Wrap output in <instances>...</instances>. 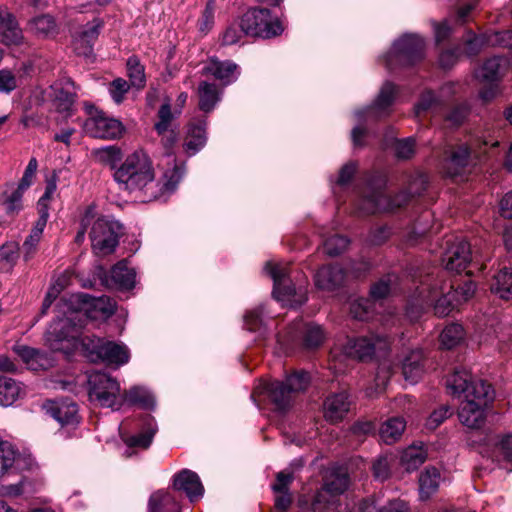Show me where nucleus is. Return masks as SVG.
I'll list each match as a JSON object with an SVG mask.
<instances>
[{"label": "nucleus", "mask_w": 512, "mask_h": 512, "mask_svg": "<svg viewBox=\"0 0 512 512\" xmlns=\"http://www.w3.org/2000/svg\"><path fill=\"white\" fill-rule=\"evenodd\" d=\"M114 179L121 189L131 193L141 192L152 200L173 192L180 181V175L173 169L167 171L161 181H157L150 157L146 152L138 150L128 155L115 170Z\"/></svg>", "instance_id": "f257e3e1"}, {"label": "nucleus", "mask_w": 512, "mask_h": 512, "mask_svg": "<svg viewBox=\"0 0 512 512\" xmlns=\"http://www.w3.org/2000/svg\"><path fill=\"white\" fill-rule=\"evenodd\" d=\"M454 396H463L458 409L460 422L469 429H480L486 420V409L494 399L492 386L483 379L474 378L465 369H456L446 381Z\"/></svg>", "instance_id": "f03ea898"}, {"label": "nucleus", "mask_w": 512, "mask_h": 512, "mask_svg": "<svg viewBox=\"0 0 512 512\" xmlns=\"http://www.w3.org/2000/svg\"><path fill=\"white\" fill-rule=\"evenodd\" d=\"M453 287V284L446 283L442 277L434 276L432 273L421 276L406 309L408 318L417 321L421 313L431 306L434 307L437 316H447L458 304L451 294Z\"/></svg>", "instance_id": "7ed1b4c3"}, {"label": "nucleus", "mask_w": 512, "mask_h": 512, "mask_svg": "<svg viewBox=\"0 0 512 512\" xmlns=\"http://www.w3.org/2000/svg\"><path fill=\"white\" fill-rule=\"evenodd\" d=\"M87 294L72 295L69 299L61 298L57 304L59 313L63 318L55 320L46 332V340L53 350H60L58 345L64 340L76 339L79 335V329L75 321H81V312L74 304L87 303Z\"/></svg>", "instance_id": "20e7f679"}, {"label": "nucleus", "mask_w": 512, "mask_h": 512, "mask_svg": "<svg viewBox=\"0 0 512 512\" xmlns=\"http://www.w3.org/2000/svg\"><path fill=\"white\" fill-rule=\"evenodd\" d=\"M426 187V177L422 174H417L410 180L407 190L400 192L393 198L381 189L370 191L363 198L362 209L371 214L392 212L407 204L412 197L422 194Z\"/></svg>", "instance_id": "39448f33"}, {"label": "nucleus", "mask_w": 512, "mask_h": 512, "mask_svg": "<svg viewBox=\"0 0 512 512\" xmlns=\"http://www.w3.org/2000/svg\"><path fill=\"white\" fill-rule=\"evenodd\" d=\"M396 96V87L391 82H386L380 89L375 101L365 109L356 113L359 121L358 126L352 130V141L355 147H363V139L367 135L365 122L377 121L388 116L391 112V106Z\"/></svg>", "instance_id": "423d86ee"}, {"label": "nucleus", "mask_w": 512, "mask_h": 512, "mask_svg": "<svg viewBox=\"0 0 512 512\" xmlns=\"http://www.w3.org/2000/svg\"><path fill=\"white\" fill-rule=\"evenodd\" d=\"M425 57V41L417 34H405L396 40L385 56V65L389 70L412 66Z\"/></svg>", "instance_id": "0eeeda50"}, {"label": "nucleus", "mask_w": 512, "mask_h": 512, "mask_svg": "<svg viewBox=\"0 0 512 512\" xmlns=\"http://www.w3.org/2000/svg\"><path fill=\"white\" fill-rule=\"evenodd\" d=\"M86 357L94 363L103 362L119 367L129 361L130 354L124 344L104 340L95 336H84L81 339Z\"/></svg>", "instance_id": "6e6552de"}, {"label": "nucleus", "mask_w": 512, "mask_h": 512, "mask_svg": "<svg viewBox=\"0 0 512 512\" xmlns=\"http://www.w3.org/2000/svg\"><path fill=\"white\" fill-rule=\"evenodd\" d=\"M122 233L123 226L118 221L96 214L89 232L93 252L99 256L111 254Z\"/></svg>", "instance_id": "1a4fd4ad"}, {"label": "nucleus", "mask_w": 512, "mask_h": 512, "mask_svg": "<svg viewBox=\"0 0 512 512\" xmlns=\"http://www.w3.org/2000/svg\"><path fill=\"white\" fill-rule=\"evenodd\" d=\"M88 395L91 402L101 407L115 408L121 406L120 385L110 375L95 371L88 374Z\"/></svg>", "instance_id": "9d476101"}, {"label": "nucleus", "mask_w": 512, "mask_h": 512, "mask_svg": "<svg viewBox=\"0 0 512 512\" xmlns=\"http://www.w3.org/2000/svg\"><path fill=\"white\" fill-rule=\"evenodd\" d=\"M241 20L246 36L268 39L280 35L284 30L281 22L273 19L266 8L250 9Z\"/></svg>", "instance_id": "9b49d317"}, {"label": "nucleus", "mask_w": 512, "mask_h": 512, "mask_svg": "<svg viewBox=\"0 0 512 512\" xmlns=\"http://www.w3.org/2000/svg\"><path fill=\"white\" fill-rule=\"evenodd\" d=\"M390 342L387 337L377 335L362 336L355 339H348L342 347L345 356L352 359L366 360L379 352H386Z\"/></svg>", "instance_id": "f8f14e48"}, {"label": "nucleus", "mask_w": 512, "mask_h": 512, "mask_svg": "<svg viewBox=\"0 0 512 512\" xmlns=\"http://www.w3.org/2000/svg\"><path fill=\"white\" fill-rule=\"evenodd\" d=\"M447 248L442 256L445 268L451 272L461 273L472 261L470 244L464 239L456 238L446 242Z\"/></svg>", "instance_id": "ddd939ff"}, {"label": "nucleus", "mask_w": 512, "mask_h": 512, "mask_svg": "<svg viewBox=\"0 0 512 512\" xmlns=\"http://www.w3.org/2000/svg\"><path fill=\"white\" fill-rule=\"evenodd\" d=\"M265 269L268 271L274 281L273 296L278 301H294L298 304H302L307 300V297L304 293L300 295V299H293L296 296V289L292 284L288 283L287 269L285 267L269 262L266 264Z\"/></svg>", "instance_id": "4468645a"}, {"label": "nucleus", "mask_w": 512, "mask_h": 512, "mask_svg": "<svg viewBox=\"0 0 512 512\" xmlns=\"http://www.w3.org/2000/svg\"><path fill=\"white\" fill-rule=\"evenodd\" d=\"M85 129L92 137L101 139H117L124 132V126L119 120L110 118L103 112L88 119Z\"/></svg>", "instance_id": "2eb2a0df"}, {"label": "nucleus", "mask_w": 512, "mask_h": 512, "mask_svg": "<svg viewBox=\"0 0 512 512\" xmlns=\"http://www.w3.org/2000/svg\"><path fill=\"white\" fill-rule=\"evenodd\" d=\"M158 431L155 419L147 416L144 419L140 432L133 435H121L127 449L124 452L126 457H131L137 450H146L152 444L153 438Z\"/></svg>", "instance_id": "dca6fc26"}, {"label": "nucleus", "mask_w": 512, "mask_h": 512, "mask_svg": "<svg viewBox=\"0 0 512 512\" xmlns=\"http://www.w3.org/2000/svg\"><path fill=\"white\" fill-rule=\"evenodd\" d=\"M348 279V274L340 265L322 266L315 274V285L324 291H335L342 287Z\"/></svg>", "instance_id": "f3484780"}, {"label": "nucleus", "mask_w": 512, "mask_h": 512, "mask_svg": "<svg viewBox=\"0 0 512 512\" xmlns=\"http://www.w3.org/2000/svg\"><path fill=\"white\" fill-rule=\"evenodd\" d=\"M349 475L342 469L332 470L325 478L322 489L316 494L314 504L328 501L326 494L335 497L343 494L349 486Z\"/></svg>", "instance_id": "a211bd4d"}, {"label": "nucleus", "mask_w": 512, "mask_h": 512, "mask_svg": "<svg viewBox=\"0 0 512 512\" xmlns=\"http://www.w3.org/2000/svg\"><path fill=\"white\" fill-rule=\"evenodd\" d=\"M173 489L184 492L191 502L200 499L204 493L199 476L189 469H183L174 475Z\"/></svg>", "instance_id": "6ab92c4d"}, {"label": "nucleus", "mask_w": 512, "mask_h": 512, "mask_svg": "<svg viewBox=\"0 0 512 512\" xmlns=\"http://www.w3.org/2000/svg\"><path fill=\"white\" fill-rule=\"evenodd\" d=\"M72 89H74V82L71 79L56 82L50 86V97L58 112L71 114L76 99V93Z\"/></svg>", "instance_id": "aec40b11"}, {"label": "nucleus", "mask_w": 512, "mask_h": 512, "mask_svg": "<svg viewBox=\"0 0 512 512\" xmlns=\"http://www.w3.org/2000/svg\"><path fill=\"white\" fill-rule=\"evenodd\" d=\"M202 73L213 76L225 86L236 81L239 75L236 63L230 60L220 61L217 58H211L203 67Z\"/></svg>", "instance_id": "412c9836"}, {"label": "nucleus", "mask_w": 512, "mask_h": 512, "mask_svg": "<svg viewBox=\"0 0 512 512\" xmlns=\"http://www.w3.org/2000/svg\"><path fill=\"white\" fill-rule=\"evenodd\" d=\"M102 22L93 20L81 27L74 39V49L78 55L88 57L92 54L93 44L98 38Z\"/></svg>", "instance_id": "4be33fe9"}, {"label": "nucleus", "mask_w": 512, "mask_h": 512, "mask_svg": "<svg viewBox=\"0 0 512 512\" xmlns=\"http://www.w3.org/2000/svg\"><path fill=\"white\" fill-rule=\"evenodd\" d=\"M206 126L207 123L204 119L193 120L188 124L183 143V148L188 155H195L205 146L207 142Z\"/></svg>", "instance_id": "5701e85b"}, {"label": "nucleus", "mask_w": 512, "mask_h": 512, "mask_svg": "<svg viewBox=\"0 0 512 512\" xmlns=\"http://www.w3.org/2000/svg\"><path fill=\"white\" fill-rule=\"evenodd\" d=\"M350 408V401L345 392L328 396L324 402V417L331 423H337L346 416Z\"/></svg>", "instance_id": "b1692460"}, {"label": "nucleus", "mask_w": 512, "mask_h": 512, "mask_svg": "<svg viewBox=\"0 0 512 512\" xmlns=\"http://www.w3.org/2000/svg\"><path fill=\"white\" fill-rule=\"evenodd\" d=\"M51 416L61 425L74 427L79 423L78 406L75 402L65 399L51 405Z\"/></svg>", "instance_id": "393cba45"}, {"label": "nucleus", "mask_w": 512, "mask_h": 512, "mask_svg": "<svg viewBox=\"0 0 512 512\" xmlns=\"http://www.w3.org/2000/svg\"><path fill=\"white\" fill-rule=\"evenodd\" d=\"M0 34L6 45H19L23 40L22 31L15 17L7 10H0Z\"/></svg>", "instance_id": "a878e982"}, {"label": "nucleus", "mask_w": 512, "mask_h": 512, "mask_svg": "<svg viewBox=\"0 0 512 512\" xmlns=\"http://www.w3.org/2000/svg\"><path fill=\"white\" fill-rule=\"evenodd\" d=\"M265 390L277 410L285 411L292 405L294 396L290 393L284 382H271L266 385Z\"/></svg>", "instance_id": "bb28decb"}, {"label": "nucleus", "mask_w": 512, "mask_h": 512, "mask_svg": "<svg viewBox=\"0 0 512 512\" xmlns=\"http://www.w3.org/2000/svg\"><path fill=\"white\" fill-rule=\"evenodd\" d=\"M422 350L411 351L403 360L402 371L406 381L414 384L424 373Z\"/></svg>", "instance_id": "cd10ccee"}, {"label": "nucleus", "mask_w": 512, "mask_h": 512, "mask_svg": "<svg viewBox=\"0 0 512 512\" xmlns=\"http://www.w3.org/2000/svg\"><path fill=\"white\" fill-rule=\"evenodd\" d=\"M110 278L117 288L129 290L135 286L136 272L128 266L127 260H121L112 267Z\"/></svg>", "instance_id": "c85d7f7f"}, {"label": "nucleus", "mask_w": 512, "mask_h": 512, "mask_svg": "<svg viewBox=\"0 0 512 512\" xmlns=\"http://www.w3.org/2000/svg\"><path fill=\"white\" fill-rule=\"evenodd\" d=\"M200 110L205 113L211 112L221 100L222 91L214 83L202 81L197 90Z\"/></svg>", "instance_id": "c756f323"}, {"label": "nucleus", "mask_w": 512, "mask_h": 512, "mask_svg": "<svg viewBox=\"0 0 512 512\" xmlns=\"http://www.w3.org/2000/svg\"><path fill=\"white\" fill-rule=\"evenodd\" d=\"M507 66V60L503 57L494 56L488 58L476 73L478 79L484 82L498 81Z\"/></svg>", "instance_id": "7c9ffc66"}, {"label": "nucleus", "mask_w": 512, "mask_h": 512, "mask_svg": "<svg viewBox=\"0 0 512 512\" xmlns=\"http://www.w3.org/2000/svg\"><path fill=\"white\" fill-rule=\"evenodd\" d=\"M149 512H180V505L168 491L158 490L150 496Z\"/></svg>", "instance_id": "2f4dec72"}, {"label": "nucleus", "mask_w": 512, "mask_h": 512, "mask_svg": "<svg viewBox=\"0 0 512 512\" xmlns=\"http://www.w3.org/2000/svg\"><path fill=\"white\" fill-rule=\"evenodd\" d=\"M490 289L492 293L501 299H512V269L508 267L501 268L494 275Z\"/></svg>", "instance_id": "473e14b6"}, {"label": "nucleus", "mask_w": 512, "mask_h": 512, "mask_svg": "<svg viewBox=\"0 0 512 512\" xmlns=\"http://www.w3.org/2000/svg\"><path fill=\"white\" fill-rule=\"evenodd\" d=\"M470 148L466 144H460L454 147L447 161V173L450 176H456L466 167L470 159Z\"/></svg>", "instance_id": "72a5a7b5"}, {"label": "nucleus", "mask_w": 512, "mask_h": 512, "mask_svg": "<svg viewBox=\"0 0 512 512\" xmlns=\"http://www.w3.org/2000/svg\"><path fill=\"white\" fill-rule=\"evenodd\" d=\"M441 481V475L438 469L434 467L426 468L419 476V492L421 499H428L434 494Z\"/></svg>", "instance_id": "f704fd0d"}, {"label": "nucleus", "mask_w": 512, "mask_h": 512, "mask_svg": "<svg viewBox=\"0 0 512 512\" xmlns=\"http://www.w3.org/2000/svg\"><path fill=\"white\" fill-rule=\"evenodd\" d=\"M406 423L403 418L393 417L382 424L379 435L386 444L396 442L404 432Z\"/></svg>", "instance_id": "c9c22d12"}, {"label": "nucleus", "mask_w": 512, "mask_h": 512, "mask_svg": "<svg viewBox=\"0 0 512 512\" xmlns=\"http://www.w3.org/2000/svg\"><path fill=\"white\" fill-rule=\"evenodd\" d=\"M121 401H125L133 405H139L146 409L154 406V398L151 393L145 388L137 386L126 390L123 397H121Z\"/></svg>", "instance_id": "e433bc0d"}, {"label": "nucleus", "mask_w": 512, "mask_h": 512, "mask_svg": "<svg viewBox=\"0 0 512 512\" xmlns=\"http://www.w3.org/2000/svg\"><path fill=\"white\" fill-rule=\"evenodd\" d=\"M21 387L14 379L8 377L0 378V406H10L19 397Z\"/></svg>", "instance_id": "4c0bfd02"}, {"label": "nucleus", "mask_w": 512, "mask_h": 512, "mask_svg": "<svg viewBox=\"0 0 512 512\" xmlns=\"http://www.w3.org/2000/svg\"><path fill=\"white\" fill-rule=\"evenodd\" d=\"M18 456V451L11 443L0 439V477L12 471Z\"/></svg>", "instance_id": "58836bf2"}, {"label": "nucleus", "mask_w": 512, "mask_h": 512, "mask_svg": "<svg viewBox=\"0 0 512 512\" xmlns=\"http://www.w3.org/2000/svg\"><path fill=\"white\" fill-rule=\"evenodd\" d=\"M464 335L463 327L460 324L453 323L443 329L440 335V341L443 347L452 349L463 341Z\"/></svg>", "instance_id": "ea45409f"}, {"label": "nucleus", "mask_w": 512, "mask_h": 512, "mask_svg": "<svg viewBox=\"0 0 512 512\" xmlns=\"http://www.w3.org/2000/svg\"><path fill=\"white\" fill-rule=\"evenodd\" d=\"M127 75L133 87L141 89L145 86V69L136 56H131L127 60Z\"/></svg>", "instance_id": "a19ab883"}, {"label": "nucleus", "mask_w": 512, "mask_h": 512, "mask_svg": "<svg viewBox=\"0 0 512 512\" xmlns=\"http://www.w3.org/2000/svg\"><path fill=\"white\" fill-rule=\"evenodd\" d=\"M397 276L388 274L373 284L370 289V296L374 300H381L387 297L396 287Z\"/></svg>", "instance_id": "79ce46f5"}, {"label": "nucleus", "mask_w": 512, "mask_h": 512, "mask_svg": "<svg viewBox=\"0 0 512 512\" xmlns=\"http://www.w3.org/2000/svg\"><path fill=\"white\" fill-rule=\"evenodd\" d=\"M427 458V453L422 447L411 446L407 448L402 457V464L407 471L416 470Z\"/></svg>", "instance_id": "37998d69"}, {"label": "nucleus", "mask_w": 512, "mask_h": 512, "mask_svg": "<svg viewBox=\"0 0 512 512\" xmlns=\"http://www.w3.org/2000/svg\"><path fill=\"white\" fill-rule=\"evenodd\" d=\"M245 328L251 332H257L260 336L266 332L264 323V308L259 306L246 313L244 317Z\"/></svg>", "instance_id": "c03bdc74"}, {"label": "nucleus", "mask_w": 512, "mask_h": 512, "mask_svg": "<svg viewBox=\"0 0 512 512\" xmlns=\"http://www.w3.org/2000/svg\"><path fill=\"white\" fill-rule=\"evenodd\" d=\"M290 393L295 397L298 393L306 390L310 383V377L307 372L299 371L288 375L284 381Z\"/></svg>", "instance_id": "a18cd8bd"}, {"label": "nucleus", "mask_w": 512, "mask_h": 512, "mask_svg": "<svg viewBox=\"0 0 512 512\" xmlns=\"http://www.w3.org/2000/svg\"><path fill=\"white\" fill-rule=\"evenodd\" d=\"M349 244V240L344 236L333 235L327 238L324 243V251L327 255L334 257L343 253Z\"/></svg>", "instance_id": "49530a36"}, {"label": "nucleus", "mask_w": 512, "mask_h": 512, "mask_svg": "<svg viewBox=\"0 0 512 512\" xmlns=\"http://www.w3.org/2000/svg\"><path fill=\"white\" fill-rule=\"evenodd\" d=\"M245 35L242 20L233 22L227 26L221 37L222 45H234Z\"/></svg>", "instance_id": "de8ad7c7"}, {"label": "nucleus", "mask_w": 512, "mask_h": 512, "mask_svg": "<svg viewBox=\"0 0 512 512\" xmlns=\"http://www.w3.org/2000/svg\"><path fill=\"white\" fill-rule=\"evenodd\" d=\"M325 338L324 331L317 324H308L305 329L304 343L308 348H316L320 346Z\"/></svg>", "instance_id": "09e8293b"}, {"label": "nucleus", "mask_w": 512, "mask_h": 512, "mask_svg": "<svg viewBox=\"0 0 512 512\" xmlns=\"http://www.w3.org/2000/svg\"><path fill=\"white\" fill-rule=\"evenodd\" d=\"M216 0H208L201 18L198 20V29L201 33L207 34L214 25V14Z\"/></svg>", "instance_id": "8fccbe9b"}, {"label": "nucleus", "mask_w": 512, "mask_h": 512, "mask_svg": "<svg viewBox=\"0 0 512 512\" xmlns=\"http://www.w3.org/2000/svg\"><path fill=\"white\" fill-rule=\"evenodd\" d=\"M494 456L497 461L512 462V434L503 436L495 445Z\"/></svg>", "instance_id": "3c124183"}, {"label": "nucleus", "mask_w": 512, "mask_h": 512, "mask_svg": "<svg viewBox=\"0 0 512 512\" xmlns=\"http://www.w3.org/2000/svg\"><path fill=\"white\" fill-rule=\"evenodd\" d=\"M19 256V247L16 243H7L0 248V263L2 268H12Z\"/></svg>", "instance_id": "603ef678"}, {"label": "nucleus", "mask_w": 512, "mask_h": 512, "mask_svg": "<svg viewBox=\"0 0 512 512\" xmlns=\"http://www.w3.org/2000/svg\"><path fill=\"white\" fill-rule=\"evenodd\" d=\"M24 191L25 189H21V187L18 186L3 200L2 203L5 206V210L8 214H17L22 209V197Z\"/></svg>", "instance_id": "864d4df0"}, {"label": "nucleus", "mask_w": 512, "mask_h": 512, "mask_svg": "<svg viewBox=\"0 0 512 512\" xmlns=\"http://www.w3.org/2000/svg\"><path fill=\"white\" fill-rule=\"evenodd\" d=\"M452 415V410L450 406L443 405L439 407L438 409L434 410L430 416L427 418L425 427L428 430H435L437 427H439L444 420H446L449 416Z\"/></svg>", "instance_id": "5fc2aeb1"}, {"label": "nucleus", "mask_w": 512, "mask_h": 512, "mask_svg": "<svg viewBox=\"0 0 512 512\" xmlns=\"http://www.w3.org/2000/svg\"><path fill=\"white\" fill-rule=\"evenodd\" d=\"M129 89L130 84L123 78H116L109 85V93L116 104L124 101Z\"/></svg>", "instance_id": "6e6d98bb"}, {"label": "nucleus", "mask_w": 512, "mask_h": 512, "mask_svg": "<svg viewBox=\"0 0 512 512\" xmlns=\"http://www.w3.org/2000/svg\"><path fill=\"white\" fill-rule=\"evenodd\" d=\"M173 113L171 111V105L169 102H166L161 105L158 111V122L155 123L154 128L157 133H163L167 131L170 127V124L173 120Z\"/></svg>", "instance_id": "4d7b16f0"}, {"label": "nucleus", "mask_w": 512, "mask_h": 512, "mask_svg": "<svg viewBox=\"0 0 512 512\" xmlns=\"http://www.w3.org/2000/svg\"><path fill=\"white\" fill-rule=\"evenodd\" d=\"M32 26L41 36H48L55 30L54 19L50 15H41L33 19Z\"/></svg>", "instance_id": "13d9d810"}, {"label": "nucleus", "mask_w": 512, "mask_h": 512, "mask_svg": "<svg viewBox=\"0 0 512 512\" xmlns=\"http://www.w3.org/2000/svg\"><path fill=\"white\" fill-rule=\"evenodd\" d=\"M440 104L441 100L432 91H426L415 106L416 115L419 116L420 113L434 109Z\"/></svg>", "instance_id": "bf43d9fd"}, {"label": "nucleus", "mask_w": 512, "mask_h": 512, "mask_svg": "<svg viewBox=\"0 0 512 512\" xmlns=\"http://www.w3.org/2000/svg\"><path fill=\"white\" fill-rule=\"evenodd\" d=\"M370 303L367 299H357L350 305V314L354 319L365 320L369 316Z\"/></svg>", "instance_id": "052dcab7"}, {"label": "nucleus", "mask_w": 512, "mask_h": 512, "mask_svg": "<svg viewBox=\"0 0 512 512\" xmlns=\"http://www.w3.org/2000/svg\"><path fill=\"white\" fill-rule=\"evenodd\" d=\"M415 140L412 137L397 140L395 154L400 159H409L414 154Z\"/></svg>", "instance_id": "680f3d73"}, {"label": "nucleus", "mask_w": 512, "mask_h": 512, "mask_svg": "<svg viewBox=\"0 0 512 512\" xmlns=\"http://www.w3.org/2000/svg\"><path fill=\"white\" fill-rule=\"evenodd\" d=\"M95 216V208L93 206L88 207L81 219L80 230L77 232L75 237L76 243L80 244L84 241L85 233L89 227L91 228V224Z\"/></svg>", "instance_id": "e2e57ef3"}, {"label": "nucleus", "mask_w": 512, "mask_h": 512, "mask_svg": "<svg viewBox=\"0 0 512 512\" xmlns=\"http://www.w3.org/2000/svg\"><path fill=\"white\" fill-rule=\"evenodd\" d=\"M18 86L17 78L8 69L0 70V92L9 94Z\"/></svg>", "instance_id": "0e129e2a"}, {"label": "nucleus", "mask_w": 512, "mask_h": 512, "mask_svg": "<svg viewBox=\"0 0 512 512\" xmlns=\"http://www.w3.org/2000/svg\"><path fill=\"white\" fill-rule=\"evenodd\" d=\"M461 54L462 52L458 47L442 51L439 55L440 66L444 69H450L457 63Z\"/></svg>", "instance_id": "69168bd1"}, {"label": "nucleus", "mask_w": 512, "mask_h": 512, "mask_svg": "<svg viewBox=\"0 0 512 512\" xmlns=\"http://www.w3.org/2000/svg\"><path fill=\"white\" fill-rule=\"evenodd\" d=\"M101 161L106 162L112 168L121 160V151L115 146L105 147L98 152Z\"/></svg>", "instance_id": "338daca9"}, {"label": "nucleus", "mask_w": 512, "mask_h": 512, "mask_svg": "<svg viewBox=\"0 0 512 512\" xmlns=\"http://www.w3.org/2000/svg\"><path fill=\"white\" fill-rule=\"evenodd\" d=\"M409 510L407 502L401 499H393L379 506L376 512H409Z\"/></svg>", "instance_id": "774afa93"}]
</instances>
